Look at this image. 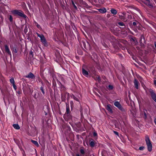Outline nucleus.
<instances>
[{
    "label": "nucleus",
    "mask_w": 156,
    "mask_h": 156,
    "mask_svg": "<svg viewBox=\"0 0 156 156\" xmlns=\"http://www.w3.org/2000/svg\"><path fill=\"white\" fill-rule=\"evenodd\" d=\"M94 78L98 82L100 81L101 80L100 77L98 75H97L96 77Z\"/></svg>",
    "instance_id": "obj_16"
},
{
    "label": "nucleus",
    "mask_w": 156,
    "mask_h": 156,
    "mask_svg": "<svg viewBox=\"0 0 156 156\" xmlns=\"http://www.w3.org/2000/svg\"><path fill=\"white\" fill-rule=\"evenodd\" d=\"M146 1H148V0H146Z\"/></svg>",
    "instance_id": "obj_38"
},
{
    "label": "nucleus",
    "mask_w": 156,
    "mask_h": 156,
    "mask_svg": "<svg viewBox=\"0 0 156 156\" xmlns=\"http://www.w3.org/2000/svg\"><path fill=\"white\" fill-rule=\"evenodd\" d=\"M37 36L40 38L41 42L45 46H47V41L44 35L37 34Z\"/></svg>",
    "instance_id": "obj_3"
},
{
    "label": "nucleus",
    "mask_w": 156,
    "mask_h": 156,
    "mask_svg": "<svg viewBox=\"0 0 156 156\" xmlns=\"http://www.w3.org/2000/svg\"><path fill=\"white\" fill-rule=\"evenodd\" d=\"M10 82L11 83H12V84L15 83H14V80L13 78H11V79H10Z\"/></svg>",
    "instance_id": "obj_18"
},
{
    "label": "nucleus",
    "mask_w": 156,
    "mask_h": 156,
    "mask_svg": "<svg viewBox=\"0 0 156 156\" xmlns=\"http://www.w3.org/2000/svg\"><path fill=\"white\" fill-rule=\"evenodd\" d=\"M141 114L143 116H144L145 118L146 117V114L144 111V112H141Z\"/></svg>",
    "instance_id": "obj_17"
},
{
    "label": "nucleus",
    "mask_w": 156,
    "mask_h": 156,
    "mask_svg": "<svg viewBox=\"0 0 156 156\" xmlns=\"http://www.w3.org/2000/svg\"><path fill=\"white\" fill-rule=\"evenodd\" d=\"M145 141L148 147V150L151 151L152 149V144L150 142L149 137L147 136H145Z\"/></svg>",
    "instance_id": "obj_2"
},
{
    "label": "nucleus",
    "mask_w": 156,
    "mask_h": 156,
    "mask_svg": "<svg viewBox=\"0 0 156 156\" xmlns=\"http://www.w3.org/2000/svg\"><path fill=\"white\" fill-rule=\"evenodd\" d=\"M72 3L73 5L74 8H75V9H77V7L76 6V5H75L73 1H72Z\"/></svg>",
    "instance_id": "obj_20"
},
{
    "label": "nucleus",
    "mask_w": 156,
    "mask_h": 156,
    "mask_svg": "<svg viewBox=\"0 0 156 156\" xmlns=\"http://www.w3.org/2000/svg\"><path fill=\"white\" fill-rule=\"evenodd\" d=\"M82 73L83 75L85 76L86 77H88L89 75L88 72L86 71L84 69H82Z\"/></svg>",
    "instance_id": "obj_8"
},
{
    "label": "nucleus",
    "mask_w": 156,
    "mask_h": 156,
    "mask_svg": "<svg viewBox=\"0 0 156 156\" xmlns=\"http://www.w3.org/2000/svg\"><path fill=\"white\" fill-rule=\"evenodd\" d=\"M140 82L142 83V78L141 77H140L139 79Z\"/></svg>",
    "instance_id": "obj_24"
},
{
    "label": "nucleus",
    "mask_w": 156,
    "mask_h": 156,
    "mask_svg": "<svg viewBox=\"0 0 156 156\" xmlns=\"http://www.w3.org/2000/svg\"><path fill=\"white\" fill-rule=\"evenodd\" d=\"M31 142L37 147L39 146V145L37 141L32 140H31Z\"/></svg>",
    "instance_id": "obj_14"
},
{
    "label": "nucleus",
    "mask_w": 156,
    "mask_h": 156,
    "mask_svg": "<svg viewBox=\"0 0 156 156\" xmlns=\"http://www.w3.org/2000/svg\"><path fill=\"white\" fill-rule=\"evenodd\" d=\"M111 12L114 15H116L117 13L116 10L114 9H112L111 10Z\"/></svg>",
    "instance_id": "obj_12"
},
{
    "label": "nucleus",
    "mask_w": 156,
    "mask_h": 156,
    "mask_svg": "<svg viewBox=\"0 0 156 156\" xmlns=\"http://www.w3.org/2000/svg\"><path fill=\"white\" fill-rule=\"evenodd\" d=\"M13 18L12 16L11 15L9 16V20L10 22H12V21Z\"/></svg>",
    "instance_id": "obj_21"
},
{
    "label": "nucleus",
    "mask_w": 156,
    "mask_h": 156,
    "mask_svg": "<svg viewBox=\"0 0 156 156\" xmlns=\"http://www.w3.org/2000/svg\"><path fill=\"white\" fill-rule=\"evenodd\" d=\"M154 122L156 125V119H154Z\"/></svg>",
    "instance_id": "obj_35"
},
{
    "label": "nucleus",
    "mask_w": 156,
    "mask_h": 156,
    "mask_svg": "<svg viewBox=\"0 0 156 156\" xmlns=\"http://www.w3.org/2000/svg\"><path fill=\"white\" fill-rule=\"evenodd\" d=\"M12 14L15 16H19L26 18L27 16L24 14L23 12L20 10H14L12 11Z\"/></svg>",
    "instance_id": "obj_1"
},
{
    "label": "nucleus",
    "mask_w": 156,
    "mask_h": 156,
    "mask_svg": "<svg viewBox=\"0 0 156 156\" xmlns=\"http://www.w3.org/2000/svg\"><path fill=\"white\" fill-rule=\"evenodd\" d=\"M106 109L109 112H112V106L110 105H107L106 106Z\"/></svg>",
    "instance_id": "obj_10"
},
{
    "label": "nucleus",
    "mask_w": 156,
    "mask_h": 156,
    "mask_svg": "<svg viewBox=\"0 0 156 156\" xmlns=\"http://www.w3.org/2000/svg\"><path fill=\"white\" fill-rule=\"evenodd\" d=\"M133 25H134V26H135V25H136V22H133Z\"/></svg>",
    "instance_id": "obj_33"
},
{
    "label": "nucleus",
    "mask_w": 156,
    "mask_h": 156,
    "mask_svg": "<svg viewBox=\"0 0 156 156\" xmlns=\"http://www.w3.org/2000/svg\"><path fill=\"white\" fill-rule=\"evenodd\" d=\"M69 110V107L67 106L66 113H67V114L68 113Z\"/></svg>",
    "instance_id": "obj_19"
},
{
    "label": "nucleus",
    "mask_w": 156,
    "mask_h": 156,
    "mask_svg": "<svg viewBox=\"0 0 156 156\" xmlns=\"http://www.w3.org/2000/svg\"><path fill=\"white\" fill-rule=\"evenodd\" d=\"M150 92L151 93V96L153 100L156 102V94L152 90H151Z\"/></svg>",
    "instance_id": "obj_4"
},
{
    "label": "nucleus",
    "mask_w": 156,
    "mask_h": 156,
    "mask_svg": "<svg viewBox=\"0 0 156 156\" xmlns=\"http://www.w3.org/2000/svg\"><path fill=\"white\" fill-rule=\"evenodd\" d=\"M13 126L16 129H20V127L17 124H14L13 125Z\"/></svg>",
    "instance_id": "obj_13"
},
{
    "label": "nucleus",
    "mask_w": 156,
    "mask_h": 156,
    "mask_svg": "<svg viewBox=\"0 0 156 156\" xmlns=\"http://www.w3.org/2000/svg\"><path fill=\"white\" fill-rule=\"evenodd\" d=\"M108 87H109V89H110L111 90H112V89L113 87L111 85H109V86H108Z\"/></svg>",
    "instance_id": "obj_30"
},
{
    "label": "nucleus",
    "mask_w": 156,
    "mask_h": 156,
    "mask_svg": "<svg viewBox=\"0 0 156 156\" xmlns=\"http://www.w3.org/2000/svg\"><path fill=\"white\" fill-rule=\"evenodd\" d=\"M93 135L94 136H95L97 135V134L96 132H94L93 133Z\"/></svg>",
    "instance_id": "obj_26"
},
{
    "label": "nucleus",
    "mask_w": 156,
    "mask_h": 156,
    "mask_svg": "<svg viewBox=\"0 0 156 156\" xmlns=\"http://www.w3.org/2000/svg\"><path fill=\"white\" fill-rule=\"evenodd\" d=\"M98 10L101 13H105L106 12V10L105 8L101 9H99Z\"/></svg>",
    "instance_id": "obj_11"
},
{
    "label": "nucleus",
    "mask_w": 156,
    "mask_h": 156,
    "mask_svg": "<svg viewBox=\"0 0 156 156\" xmlns=\"http://www.w3.org/2000/svg\"><path fill=\"white\" fill-rule=\"evenodd\" d=\"M12 85L14 88L16 90V87L15 85V83L12 84Z\"/></svg>",
    "instance_id": "obj_29"
},
{
    "label": "nucleus",
    "mask_w": 156,
    "mask_h": 156,
    "mask_svg": "<svg viewBox=\"0 0 156 156\" xmlns=\"http://www.w3.org/2000/svg\"><path fill=\"white\" fill-rule=\"evenodd\" d=\"M114 105L120 110H122V107L119 102L116 101L114 103Z\"/></svg>",
    "instance_id": "obj_5"
},
{
    "label": "nucleus",
    "mask_w": 156,
    "mask_h": 156,
    "mask_svg": "<svg viewBox=\"0 0 156 156\" xmlns=\"http://www.w3.org/2000/svg\"><path fill=\"white\" fill-rule=\"evenodd\" d=\"M114 133L115 134H116V135H118V133L117 132H116V131H114Z\"/></svg>",
    "instance_id": "obj_32"
},
{
    "label": "nucleus",
    "mask_w": 156,
    "mask_h": 156,
    "mask_svg": "<svg viewBox=\"0 0 156 156\" xmlns=\"http://www.w3.org/2000/svg\"><path fill=\"white\" fill-rule=\"evenodd\" d=\"M41 90L42 92V93L43 94H44V90L43 88V87H41Z\"/></svg>",
    "instance_id": "obj_23"
},
{
    "label": "nucleus",
    "mask_w": 156,
    "mask_h": 156,
    "mask_svg": "<svg viewBox=\"0 0 156 156\" xmlns=\"http://www.w3.org/2000/svg\"><path fill=\"white\" fill-rule=\"evenodd\" d=\"M118 24L119 25L121 26H124V23L122 22H119L118 23Z\"/></svg>",
    "instance_id": "obj_22"
},
{
    "label": "nucleus",
    "mask_w": 156,
    "mask_h": 156,
    "mask_svg": "<svg viewBox=\"0 0 156 156\" xmlns=\"http://www.w3.org/2000/svg\"><path fill=\"white\" fill-rule=\"evenodd\" d=\"M144 147H139V150H143L144 149Z\"/></svg>",
    "instance_id": "obj_25"
},
{
    "label": "nucleus",
    "mask_w": 156,
    "mask_h": 156,
    "mask_svg": "<svg viewBox=\"0 0 156 156\" xmlns=\"http://www.w3.org/2000/svg\"><path fill=\"white\" fill-rule=\"evenodd\" d=\"M25 77L29 79H33L34 78L35 76L32 73H30L28 75L26 76Z\"/></svg>",
    "instance_id": "obj_6"
},
{
    "label": "nucleus",
    "mask_w": 156,
    "mask_h": 156,
    "mask_svg": "<svg viewBox=\"0 0 156 156\" xmlns=\"http://www.w3.org/2000/svg\"><path fill=\"white\" fill-rule=\"evenodd\" d=\"M154 45H155V46L156 48V42H155L154 43Z\"/></svg>",
    "instance_id": "obj_36"
},
{
    "label": "nucleus",
    "mask_w": 156,
    "mask_h": 156,
    "mask_svg": "<svg viewBox=\"0 0 156 156\" xmlns=\"http://www.w3.org/2000/svg\"><path fill=\"white\" fill-rule=\"evenodd\" d=\"M76 155H77V156H80L79 154H77Z\"/></svg>",
    "instance_id": "obj_37"
},
{
    "label": "nucleus",
    "mask_w": 156,
    "mask_h": 156,
    "mask_svg": "<svg viewBox=\"0 0 156 156\" xmlns=\"http://www.w3.org/2000/svg\"><path fill=\"white\" fill-rule=\"evenodd\" d=\"M73 98L74 99H75L76 101H78V99L77 98H76L75 96H73Z\"/></svg>",
    "instance_id": "obj_28"
},
{
    "label": "nucleus",
    "mask_w": 156,
    "mask_h": 156,
    "mask_svg": "<svg viewBox=\"0 0 156 156\" xmlns=\"http://www.w3.org/2000/svg\"><path fill=\"white\" fill-rule=\"evenodd\" d=\"M5 52H7V53H8L9 54L11 55V52L9 50L8 46H7V45H5Z\"/></svg>",
    "instance_id": "obj_7"
},
{
    "label": "nucleus",
    "mask_w": 156,
    "mask_h": 156,
    "mask_svg": "<svg viewBox=\"0 0 156 156\" xmlns=\"http://www.w3.org/2000/svg\"><path fill=\"white\" fill-rule=\"evenodd\" d=\"M154 84L156 85V80H154Z\"/></svg>",
    "instance_id": "obj_34"
},
{
    "label": "nucleus",
    "mask_w": 156,
    "mask_h": 156,
    "mask_svg": "<svg viewBox=\"0 0 156 156\" xmlns=\"http://www.w3.org/2000/svg\"><path fill=\"white\" fill-rule=\"evenodd\" d=\"M70 105H71V107H72V106L73 105V102L72 101H71L70 102Z\"/></svg>",
    "instance_id": "obj_31"
},
{
    "label": "nucleus",
    "mask_w": 156,
    "mask_h": 156,
    "mask_svg": "<svg viewBox=\"0 0 156 156\" xmlns=\"http://www.w3.org/2000/svg\"><path fill=\"white\" fill-rule=\"evenodd\" d=\"M81 153L82 154H83L84 153V151L83 150L81 149L80 151Z\"/></svg>",
    "instance_id": "obj_27"
},
{
    "label": "nucleus",
    "mask_w": 156,
    "mask_h": 156,
    "mask_svg": "<svg viewBox=\"0 0 156 156\" xmlns=\"http://www.w3.org/2000/svg\"><path fill=\"white\" fill-rule=\"evenodd\" d=\"M90 146L92 147H93L95 145V142L94 140L90 141Z\"/></svg>",
    "instance_id": "obj_15"
},
{
    "label": "nucleus",
    "mask_w": 156,
    "mask_h": 156,
    "mask_svg": "<svg viewBox=\"0 0 156 156\" xmlns=\"http://www.w3.org/2000/svg\"><path fill=\"white\" fill-rule=\"evenodd\" d=\"M134 85L135 87L137 89H138L139 88V83L138 81H137L136 79H135L134 81Z\"/></svg>",
    "instance_id": "obj_9"
}]
</instances>
